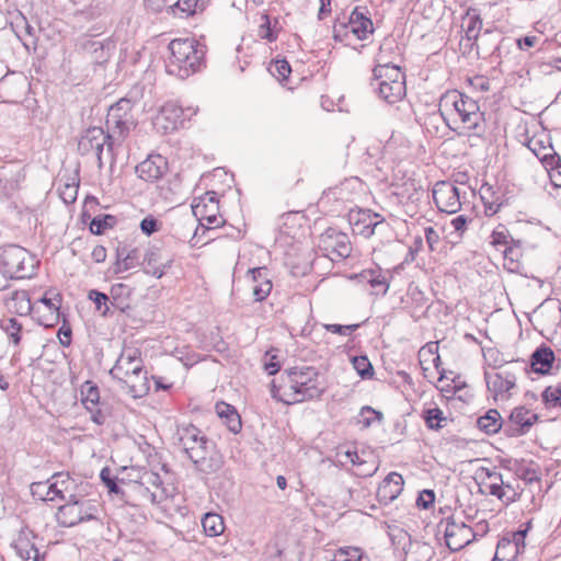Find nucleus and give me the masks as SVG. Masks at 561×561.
<instances>
[{"mask_svg":"<svg viewBox=\"0 0 561 561\" xmlns=\"http://www.w3.org/2000/svg\"><path fill=\"white\" fill-rule=\"evenodd\" d=\"M50 481L55 482L61 492L65 494L72 490L75 481L71 479L68 472H56L50 478Z\"/></svg>","mask_w":561,"mask_h":561,"instance_id":"59","label":"nucleus"},{"mask_svg":"<svg viewBox=\"0 0 561 561\" xmlns=\"http://www.w3.org/2000/svg\"><path fill=\"white\" fill-rule=\"evenodd\" d=\"M512 243V238L505 226L500 225L491 234V244L494 247L504 245L505 248Z\"/></svg>","mask_w":561,"mask_h":561,"instance_id":"56","label":"nucleus"},{"mask_svg":"<svg viewBox=\"0 0 561 561\" xmlns=\"http://www.w3.org/2000/svg\"><path fill=\"white\" fill-rule=\"evenodd\" d=\"M117 222L115 216L106 214L95 216L89 226L91 233L100 236L103 234L106 229L113 228Z\"/></svg>","mask_w":561,"mask_h":561,"instance_id":"40","label":"nucleus"},{"mask_svg":"<svg viewBox=\"0 0 561 561\" xmlns=\"http://www.w3.org/2000/svg\"><path fill=\"white\" fill-rule=\"evenodd\" d=\"M142 500H146L152 504H160L165 501L169 496L167 490L152 491L150 486L142 485L140 483L134 484L131 488Z\"/></svg>","mask_w":561,"mask_h":561,"instance_id":"38","label":"nucleus"},{"mask_svg":"<svg viewBox=\"0 0 561 561\" xmlns=\"http://www.w3.org/2000/svg\"><path fill=\"white\" fill-rule=\"evenodd\" d=\"M435 502V492L431 489L421 491L416 499V506L419 508L427 510Z\"/></svg>","mask_w":561,"mask_h":561,"instance_id":"63","label":"nucleus"},{"mask_svg":"<svg viewBox=\"0 0 561 561\" xmlns=\"http://www.w3.org/2000/svg\"><path fill=\"white\" fill-rule=\"evenodd\" d=\"M465 20L467 21L465 38L470 43L471 49L476 47L477 54L479 56L483 54V57L492 56L500 50L497 41H495L491 48L486 47L493 39L494 33L492 31L486 30L480 35L482 19L478 9L469 8L466 12Z\"/></svg>","mask_w":561,"mask_h":561,"instance_id":"8","label":"nucleus"},{"mask_svg":"<svg viewBox=\"0 0 561 561\" xmlns=\"http://www.w3.org/2000/svg\"><path fill=\"white\" fill-rule=\"evenodd\" d=\"M22 324L15 318H10L5 324L1 325V329L8 334L14 345H19L22 340Z\"/></svg>","mask_w":561,"mask_h":561,"instance_id":"51","label":"nucleus"},{"mask_svg":"<svg viewBox=\"0 0 561 561\" xmlns=\"http://www.w3.org/2000/svg\"><path fill=\"white\" fill-rule=\"evenodd\" d=\"M104 404L99 403L98 405H90L85 409L90 412L91 421L94 422L98 425H103L107 421V417L110 416V413L103 409Z\"/></svg>","mask_w":561,"mask_h":561,"instance_id":"61","label":"nucleus"},{"mask_svg":"<svg viewBox=\"0 0 561 561\" xmlns=\"http://www.w3.org/2000/svg\"><path fill=\"white\" fill-rule=\"evenodd\" d=\"M504 423L505 420L496 409H490L484 415L479 416L477 420L478 428L488 435H494L501 430L504 431Z\"/></svg>","mask_w":561,"mask_h":561,"instance_id":"29","label":"nucleus"},{"mask_svg":"<svg viewBox=\"0 0 561 561\" xmlns=\"http://www.w3.org/2000/svg\"><path fill=\"white\" fill-rule=\"evenodd\" d=\"M160 226H161V222L157 218H154L152 215H149V216H146L140 221L139 227L144 234L151 236L154 232L159 231Z\"/></svg>","mask_w":561,"mask_h":561,"instance_id":"62","label":"nucleus"},{"mask_svg":"<svg viewBox=\"0 0 561 561\" xmlns=\"http://www.w3.org/2000/svg\"><path fill=\"white\" fill-rule=\"evenodd\" d=\"M100 479L107 488L110 493L113 494H124L123 490L119 486V474L112 476L111 469L108 467H104L100 472Z\"/></svg>","mask_w":561,"mask_h":561,"instance_id":"50","label":"nucleus"},{"mask_svg":"<svg viewBox=\"0 0 561 561\" xmlns=\"http://www.w3.org/2000/svg\"><path fill=\"white\" fill-rule=\"evenodd\" d=\"M219 201L217 197V193L214 191L206 192L203 196L198 198V201L194 199L193 205L205 206V210L218 213L219 210Z\"/></svg>","mask_w":561,"mask_h":561,"instance_id":"53","label":"nucleus"},{"mask_svg":"<svg viewBox=\"0 0 561 561\" xmlns=\"http://www.w3.org/2000/svg\"><path fill=\"white\" fill-rule=\"evenodd\" d=\"M195 114L196 111L192 107L183 108L176 102L169 101L161 107L156 125L160 126L164 133H171L183 127L185 121Z\"/></svg>","mask_w":561,"mask_h":561,"instance_id":"12","label":"nucleus"},{"mask_svg":"<svg viewBox=\"0 0 561 561\" xmlns=\"http://www.w3.org/2000/svg\"><path fill=\"white\" fill-rule=\"evenodd\" d=\"M5 306L11 313L24 317L31 313L33 306L26 290H14L5 300Z\"/></svg>","mask_w":561,"mask_h":561,"instance_id":"27","label":"nucleus"},{"mask_svg":"<svg viewBox=\"0 0 561 561\" xmlns=\"http://www.w3.org/2000/svg\"><path fill=\"white\" fill-rule=\"evenodd\" d=\"M376 420L381 422L383 414L369 405H365L359 411L357 424H360L362 428H368Z\"/></svg>","mask_w":561,"mask_h":561,"instance_id":"44","label":"nucleus"},{"mask_svg":"<svg viewBox=\"0 0 561 561\" xmlns=\"http://www.w3.org/2000/svg\"><path fill=\"white\" fill-rule=\"evenodd\" d=\"M48 482H50L49 479L46 482H33L30 485L32 496L43 502L54 501V496H49V491L47 489Z\"/></svg>","mask_w":561,"mask_h":561,"instance_id":"57","label":"nucleus"},{"mask_svg":"<svg viewBox=\"0 0 561 561\" xmlns=\"http://www.w3.org/2000/svg\"><path fill=\"white\" fill-rule=\"evenodd\" d=\"M202 526L209 537H217L225 531L224 518L217 513H206L202 518Z\"/></svg>","mask_w":561,"mask_h":561,"instance_id":"36","label":"nucleus"},{"mask_svg":"<svg viewBox=\"0 0 561 561\" xmlns=\"http://www.w3.org/2000/svg\"><path fill=\"white\" fill-rule=\"evenodd\" d=\"M403 485L404 480L400 473H388L377 489L379 503L387 505L394 501L401 494Z\"/></svg>","mask_w":561,"mask_h":561,"instance_id":"21","label":"nucleus"},{"mask_svg":"<svg viewBox=\"0 0 561 561\" xmlns=\"http://www.w3.org/2000/svg\"><path fill=\"white\" fill-rule=\"evenodd\" d=\"M284 387L289 389V401L298 403L319 399L327 387L321 374L311 366L290 367L280 376Z\"/></svg>","mask_w":561,"mask_h":561,"instance_id":"6","label":"nucleus"},{"mask_svg":"<svg viewBox=\"0 0 561 561\" xmlns=\"http://www.w3.org/2000/svg\"><path fill=\"white\" fill-rule=\"evenodd\" d=\"M80 506H76L75 503H65L57 510V523L62 527H73L82 523L83 517L80 515Z\"/></svg>","mask_w":561,"mask_h":561,"instance_id":"32","label":"nucleus"},{"mask_svg":"<svg viewBox=\"0 0 561 561\" xmlns=\"http://www.w3.org/2000/svg\"><path fill=\"white\" fill-rule=\"evenodd\" d=\"M396 48L397 43L392 38H386L381 43L377 55L378 64L373 69L371 85H375L374 82L394 83L397 81H405V73L399 66L394 65L393 59H388L386 56V50H393Z\"/></svg>","mask_w":561,"mask_h":561,"instance_id":"9","label":"nucleus"},{"mask_svg":"<svg viewBox=\"0 0 561 561\" xmlns=\"http://www.w3.org/2000/svg\"><path fill=\"white\" fill-rule=\"evenodd\" d=\"M192 211L201 222H206L207 228H216L221 225V218L217 216L218 213L207 211L203 205H192Z\"/></svg>","mask_w":561,"mask_h":561,"instance_id":"42","label":"nucleus"},{"mask_svg":"<svg viewBox=\"0 0 561 561\" xmlns=\"http://www.w3.org/2000/svg\"><path fill=\"white\" fill-rule=\"evenodd\" d=\"M319 248L328 254H335L337 257L346 259L352 253V245L346 233L336 228H328L319 238Z\"/></svg>","mask_w":561,"mask_h":561,"instance_id":"15","label":"nucleus"},{"mask_svg":"<svg viewBox=\"0 0 561 561\" xmlns=\"http://www.w3.org/2000/svg\"><path fill=\"white\" fill-rule=\"evenodd\" d=\"M350 224L355 233L369 238L379 226L385 225V218L370 209H359L357 211H351Z\"/></svg>","mask_w":561,"mask_h":561,"instance_id":"17","label":"nucleus"},{"mask_svg":"<svg viewBox=\"0 0 561 561\" xmlns=\"http://www.w3.org/2000/svg\"><path fill=\"white\" fill-rule=\"evenodd\" d=\"M477 476H478V478H480L482 480L483 484H485V480H489L490 483H501V484L506 483L503 479L502 473L496 471V468L490 469V468H485V467H480L477 470Z\"/></svg>","mask_w":561,"mask_h":561,"instance_id":"58","label":"nucleus"},{"mask_svg":"<svg viewBox=\"0 0 561 561\" xmlns=\"http://www.w3.org/2000/svg\"><path fill=\"white\" fill-rule=\"evenodd\" d=\"M79 190V179L72 178L70 182H66L59 186L58 192L62 202L67 205L72 204L77 199Z\"/></svg>","mask_w":561,"mask_h":561,"instance_id":"47","label":"nucleus"},{"mask_svg":"<svg viewBox=\"0 0 561 561\" xmlns=\"http://www.w3.org/2000/svg\"><path fill=\"white\" fill-rule=\"evenodd\" d=\"M61 301V295L53 290L46 291L44 296L38 299V302L43 304L47 311L60 310Z\"/></svg>","mask_w":561,"mask_h":561,"instance_id":"55","label":"nucleus"},{"mask_svg":"<svg viewBox=\"0 0 561 561\" xmlns=\"http://www.w3.org/2000/svg\"><path fill=\"white\" fill-rule=\"evenodd\" d=\"M205 2L203 0H178L170 5V11L174 16L188 18L198 11H203Z\"/></svg>","mask_w":561,"mask_h":561,"instance_id":"33","label":"nucleus"},{"mask_svg":"<svg viewBox=\"0 0 561 561\" xmlns=\"http://www.w3.org/2000/svg\"><path fill=\"white\" fill-rule=\"evenodd\" d=\"M11 548L21 561H44V554L30 541L24 531L11 543Z\"/></svg>","mask_w":561,"mask_h":561,"instance_id":"23","label":"nucleus"},{"mask_svg":"<svg viewBox=\"0 0 561 561\" xmlns=\"http://www.w3.org/2000/svg\"><path fill=\"white\" fill-rule=\"evenodd\" d=\"M82 404L84 408L90 405H98L100 402V392L98 386L91 381H87L81 389Z\"/></svg>","mask_w":561,"mask_h":561,"instance_id":"48","label":"nucleus"},{"mask_svg":"<svg viewBox=\"0 0 561 561\" xmlns=\"http://www.w3.org/2000/svg\"><path fill=\"white\" fill-rule=\"evenodd\" d=\"M216 413L225 422L230 432L238 434L241 431V417L233 405L219 402L216 404Z\"/></svg>","mask_w":561,"mask_h":561,"instance_id":"30","label":"nucleus"},{"mask_svg":"<svg viewBox=\"0 0 561 561\" xmlns=\"http://www.w3.org/2000/svg\"><path fill=\"white\" fill-rule=\"evenodd\" d=\"M504 266L510 272H518L522 267L520 259L523 256L522 242L512 239V243L504 251Z\"/></svg>","mask_w":561,"mask_h":561,"instance_id":"34","label":"nucleus"},{"mask_svg":"<svg viewBox=\"0 0 561 561\" xmlns=\"http://www.w3.org/2000/svg\"><path fill=\"white\" fill-rule=\"evenodd\" d=\"M145 469L140 467H122L119 470V483L133 488L134 484L139 483L141 480Z\"/></svg>","mask_w":561,"mask_h":561,"instance_id":"43","label":"nucleus"},{"mask_svg":"<svg viewBox=\"0 0 561 561\" xmlns=\"http://www.w3.org/2000/svg\"><path fill=\"white\" fill-rule=\"evenodd\" d=\"M367 13L366 8L356 7L347 19H337L333 25L334 39L345 42L350 35L359 41L366 39L374 32L373 21Z\"/></svg>","mask_w":561,"mask_h":561,"instance_id":"7","label":"nucleus"},{"mask_svg":"<svg viewBox=\"0 0 561 561\" xmlns=\"http://www.w3.org/2000/svg\"><path fill=\"white\" fill-rule=\"evenodd\" d=\"M438 112L448 128L459 135L481 137L485 131L484 113L478 102L458 90H447L440 95Z\"/></svg>","mask_w":561,"mask_h":561,"instance_id":"1","label":"nucleus"},{"mask_svg":"<svg viewBox=\"0 0 561 561\" xmlns=\"http://www.w3.org/2000/svg\"><path fill=\"white\" fill-rule=\"evenodd\" d=\"M375 90L378 96L388 104H394L407 95L405 81H397L394 83L378 82Z\"/></svg>","mask_w":561,"mask_h":561,"instance_id":"26","label":"nucleus"},{"mask_svg":"<svg viewBox=\"0 0 561 561\" xmlns=\"http://www.w3.org/2000/svg\"><path fill=\"white\" fill-rule=\"evenodd\" d=\"M168 49L167 72L172 76L186 79L205 66L206 47L193 37L174 38Z\"/></svg>","mask_w":561,"mask_h":561,"instance_id":"3","label":"nucleus"},{"mask_svg":"<svg viewBox=\"0 0 561 561\" xmlns=\"http://www.w3.org/2000/svg\"><path fill=\"white\" fill-rule=\"evenodd\" d=\"M539 159L545 164L548 172L552 171V168L561 169V158L556 152H545Z\"/></svg>","mask_w":561,"mask_h":561,"instance_id":"64","label":"nucleus"},{"mask_svg":"<svg viewBox=\"0 0 561 561\" xmlns=\"http://www.w3.org/2000/svg\"><path fill=\"white\" fill-rule=\"evenodd\" d=\"M367 283L375 289L377 295H386L389 289L387 277L380 270H369L364 274Z\"/></svg>","mask_w":561,"mask_h":561,"instance_id":"37","label":"nucleus"},{"mask_svg":"<svg viewBox=\"0 0 561 561\" xmlns=\"http://www.w3.org/2000/svg\"><path fill=\"white\" fill-rule=\"evenodd\" d=\"M89 299H91L94 305L95 309L101 312L103 317H107L112 314L111 312V299L110 296L99 291L96 289H92L89 291Z\"/></svg>","mask_w":561,"mask_h":561,"instance_id":"41","label":"nucleus"},{"mask_svg":"<svg viewBox=\"0 0 561 561\" xmlns=\"http://www.w3.org/2000/svg\"><path fill=\"white\" fill-rule=\"evenodd\" d=\"M105 133L102 127H90L84 134L80 137L78 142L79 152L84 156L89 154L93 151L95 146H101V141H103L105 137Z\"/></svg>","mask_w":561,"mask_h":561,"instance_id":"31","label":"nucleus"},{"mask_svg":"<svg viewBox=\"0 0 561 561\" xmlns=\"http://www.w3.org/2000/svg\"><path fill=\"white\" fill-rule=\"evenodd\" d=\"M176 445L192 461L195 471L203 476L217 473L224 466V457L216 445L191 423L176 426Z\"/></svg>","mask_w":561,"mask_h":561,"instance_id":"2","label":"nucleus"},{"mask_svg":"<svg viewBox=\"0 0 561 561\" xmlns=\"http://www.w3.org/2000/svg\"><path fill=\"white\" fill-rule=\"evenodd\" d=\"M443 527L446 546L451 551L462 549L476 538L472 528L466 525L465 522L458 520L455 516L447 517L445 522H440L438 524L439 531Z\"/></svg>","mask_w":561,"mask_h":561,"instance_id":"10","label":"nucleus"},{"mask_svg":"<svg viewBox=\"0 0 561 561\" xmlns=\"http://www.w3.org/2000/svg\"><path fill=\"white\" fill-rule=\"evenodd\" d=\"M131 294L133 288L130 286L123 283L113 284L110 290L111 306L123 313L129 314Z\"/></svg>","mask_w":561,"mask_h":561,"instance_id":"24","label":"nucleus"},{"mask_svg":"<svg viewBox=\"0 0 561 561\" xmlns=\"http://www.w3.org/2000/svg\"><path fill=\"white\" fill-rule=\"evenodd\" d=\"M484 379L488 390L494 396V399H510L511 390L516 388V375L512 370H503L499 373L484 371Z\"/></svg>","mask_w":561,"mask_h":561,"instance_id":"16","label":"nucleus"},{"mask_svg":"<svg viewBox=\"0 0 561 561\" xmlns=\"http://www.w3.org/2000/svg\"><path fill=\"white\" fill-rule=\"evenodd\" d=\"M110 375L113 379L124 382L128 393L134 398H142L150 390L147 371L144 370L141 352L137 347L124 348Z\"/></svg>","mask_w":561,"mask_h":561,"instance_id":"5","label":"nucleus"},{"mask_svg":"<svg viewBox=\"0 0 561 561\" xmlns=\"http://www.w3.org/2000/svg\"><path fill=\"white\" fill-rule=\"evenodd\" d=\"M527 530H517L511 534V536H505L501 538L496 546L495 556H502V558L506 557L505 547H508L512 550L513 557H517L519 553H523L525 550V538Z\"/></svg>","mask_w":561,"mask_h":561,"instance_id":"25","label":"nucleus"},{"mask_svg":"<svg viewBox=\"0 0 561 561\" xmlns=\"http://www.w3.org/2000/svg\"><path fill=\"white\" fill-rule=\"evenodd\" d=\"M169 169L167 158L157 153L149 154L144 161L136 165V173L139 179L153 183L163 178Z\"/></svg>","mask_w":561,"mask_h":561,"instance_id":"18","label":"nucleus"},{"mask_svg":"<svg viewBox=\"0 0 561 561\" xmlns=\"http://www.w3.org/2000/svg\"><path fill=\"white\" fill-rule=\"evenodd\" d=\"M270 72L273 75V77L282 82L288 79L289 75L291 73V68L287 60L277 59L270 68Z\"/></svg>","mask_w":561,"mask_h":561,"instance_id":"54","label":"nucleus"},{"mask_svg":"<svg viewBox=\"0 0 561 561\" xmlns=\"http://www.w3.org/2000/svg\"><path fill=\"white\" fill-rule=\"evenodd\" d=\"M516 474L527 483L540 481V471L531 462L529 466L515 461Z\"/></svg>","mask_w":561,"mask_h":561,"instance_id":"45","label":"nucleus"},{"mask_svg":"<svg viewBox=\"0 0 561 561\" xmlns=\"http://www.w3.org/2000/svg\"><path fill=\"white\" fill-rule=\"evenodd\" d=\"M541 401L548 410L561 409V382L546 387L541 392Z\"/></svg>","mask_w":561,"mask_h":561,"instance_id":"39","label":"nucleus"},{"mask_svg":"<svg viewBox=\"0 0 561 561\" xmlns=\"http://www.w3.org/2000/svg\"><path fill=\"white\" fill-rule=\"evenodd\" d=\"M409 543L404 545L403 550L410 561H430L434 556L433 547L423 541H412L411 537L405 534Z\"/></svg>","mask_w":561,"mask_h":561,"instance_id":"28","label":"nucleus"},{"mask_svg":"<svg viewBox=\"0 0 561 561\" xmlns=\"http://www.w3.org/2000/svg\"><path fill=\"white\" fill-rule=\"evenodd\" d=\"M538 414L524 405L514 408L504 423V435L507 437H520L526 435L538 421Z\"/></svg>","mask_w":561,"mask_h":561,"instance_id":"13","label":"nucleus"},{"mask_svg":"<svg viewBox=\"0 0 561 561\" xmlns=\"http://www.w3.org/2000/svg\"><path fill=\"white\" fill-rule=\"evenodd\" d=\"M248 275H250L253 283L252 295L254 300H265L273 288L268 268L265 266L253 267L248 271Z\"/></svg>","mask_w":561,"mask_h":561,"instance_id":"22","label":"nucleus"},{"mask_svg":"<svg viewBox=\"0 0 561 561\" xmlns=\"http://www.w3.org/2000/svg\"><path fill=\"white\" fill-rule=\"evenodd\" d=\"M289 389L284 387V381L282 380V385H277L274 380L271 383V396L276 401L283 402L285 404H294L295 402L289 401Z\"/></svg>","mask_w":561,"mask_h":561,"instance_id":"60","label":"nucleus"},{"mask_svg":"<svg viewBox=\"0 0 561 561\" xmlns=\"http://www.w3.org/2000/svg\"><path fill=\"white\" fill-rule=\"evenodd\" d=\"M39 260L23 247L8 244L0 248V290L11 280L31 279L38 270Z\"/></svg>","mask_w":561,"mask_h":561,"instance_id":"4","label":"nucleus"},{"mask_svg":"<svg viewBox=\"0 0 561 561\" xmlns=\"http://www.w3.org/2000/svg\"><path fill=\"white\" fill-rule=\"evenodd\" d=\"M556 356L551 347L541 344L538 346L529 358L530 370L538 375H548L551 371ZM525 371H528V365L523 367Z\"/></svg>","mask_w":561,"mask_h":561,"instance_id":"20","label":"nucleus"},{"mask_svg":"<svg viewBox=\"0 0 561 561\" xmlns=\"http://www.w3.org/2000/svg\"><path fill=\"white\" fill-rule=\"evenodd\" d=\"M279 31L280 26L277 18H275L272 22L268 14H262L261 24L259 25L257 30V35L260 38L273 43L277 39Z\"/></svg>","mask_w":561,"mask_h":561,"instance_id":"35","label":"nucleus"},{"mask_svg":"<svg viewBox=\"0 0 561 561\" xmlns=\"http://www.w3.org/2000/svg\"><path fill=\"white\" fill-rule=\"evenodd\" d=\"M423 419L425 421L426 426L430 430H439L444 426L443 422L446 421V417L443 414V411L439 408H431L423 412Z\"/></svg>","mask_w":561,"mask_h":561,"instance_id":"46","label":"nucleus"},{"mask_svg":"<svg viewBox=\"0 0 561 561\" xmlns=\"http://www.w3.org/2000/svg\"><path fill=\"white\" fill-rule=\"evenodd\" d=\"M173 257L164 254L157 245L149 247L144 255L142 264L146 265L145 272L157 278H161L165 271L171 267Z\"/></svg>","mask_w":561,"mask_h":561,"instance_id":"19","label":"nucleus"},{"mask_svg":"<svg viewBox=\"0 0 561 561\" xmlns=\"http://www.w3.org/2000/svg\"><path fill=\"white\" fill-rule=\"evenodd\" d=\"M433 199L439 211L455 214L461 208L459 188L448 181H438L433 187Z\"/></svg>","mask_w":561,"mask_h":561,"instance_id":"14","label":"nucleus"},{"mask_svg":"<svg viewBox=\"0 0 561 561\" xmlns=\"http://www.w3.org/2000/svg\"><path fill=\"white\" fill-rule=\"evenodd\" d=\"M140 484L150 486L152 491L167 490L159 473L145 469Z\"/></svg>","mask_w":561,"mask_h":561,"instance_id":"52","label":"nucleus"},{"mask_svg":"<svg viewBox=\"0 0 561 561\" xmlns=\"http://www.w3.org/2000/svg\"><path fill=\"white\" fill-rule=\"evenodd\" d=\"M134 102L129 98H122L111 105L106 116V126L113 127L124 137L130 129L135 128L136 121L131 113Z\"/></svg>","mask_w":561,"mask_h":561,"instance_id":"11","label":"nucleus"},{"mask_svg":"<svg viewBox=\"0 0 561 561\" xmlns=\"http://www.w3.org/2000/svg\"><path fill=\"white\" fill-rule=\"evenodd\" d=\"M352 364L362 379L373 378L374 367L366 355L353 357Z\"/></svg>","mask_w":561,"mask_h":561,"instance_id":"49","label":"nucleus"}]
</instances>
